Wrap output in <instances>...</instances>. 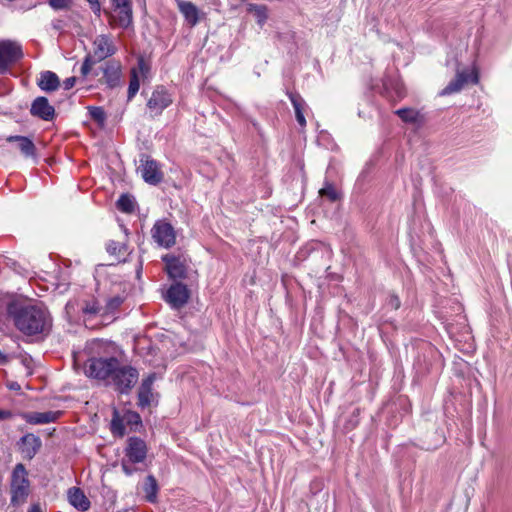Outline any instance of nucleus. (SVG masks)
Returning a JSON list of instances; mask_svg holds the SVG:
<instances>
[{"mask_svg": "<svg viewBox=\"0 0 512 512\" xmlns=\"http://www.w3.org/2000/svg\"><path fill=\"white\" fill-rule=\"evenodd\" d=\"M7 312L15 326L27 335L43 333L51 326L49 313L41 304L14 301L8 305Z\"/></svg>", "mask_w": 512, "mask_h": 512, "instance_id": "f257e3e1", "label": "nucleus"}, {"mask_svg": "<svg viewBox=\"0 0 512 512\" xmlns=\"http://www.w3.org/2000/svg\"><path fill=\"white\" fill-rule=\"evenodd\" d=\"M441 354L439 350L430 342L422 341L417 346V356L413 367L416 373L423 377L441 367Z\"/></svg>", "mask_w": 512, "mask_h": 512, "instance_id": "f03ea898", "label": "nucleus"}, {"mask_svg": "<svg viewBox=\"0 0 512 512\" xmlns=\"http://www.w3.org/2000/svg\"><path fill=\"white\" fill-rule=\"evenodd\" d=\"M30 483L28 473L24 465L19 463L13 469L11 475V503L14 506L22 505L29 495Z\"/></svg>", "mask_w": 512, "mask_h": 512, "instance_id": "7ed1b4c3", "label": "nucleus"}, {"mask_svg": "<svg viewBox=\"0 0 512 512\" xmlns=\"http://www.w3.org/2000/svg\"><path fill=\"white\" fill-rule=\"evenodd\" d=\"M119 361L114 358H91L85 366V373L92 378L109 382Z\"/></svg>", "mask_w": 512, "mask_h": 512, "instance_id": "20e7f679", "label": "nucleus"}, {"mask_svg": "<svg viewBox=\"0 0 512 512\" xmlns=\"http://www.w3.org/2000/svg\"><path fill=\"white\" fill-rule=\"evenodd\" d=\"M138 380V372L129 366H121L118 363L115 372L112 374L107 384L113 385L121 393L129 391Z\"/></svg>", "mask_w": 512, "mask_h": 512, "instance_id": "39448f33", "label": "nucleus"}, {"mask_svg": "<svg viewBox=\"0 0 512 512\" xmlns=\"http://www.w3.org/2000/svg\"><path fill=\"white\" fill-rule=\"evenodd\" d=\"M22 56L19 44L9 40L0 41V74L7 71L8 67Z\"/></svg>", "mask_w": 512, "mask_h": 512, "instance_id": "423d86ee", "label": "nucleus"}, {"mask_svg": "<svg viewBox=\"0 0 512 512\" xmlns=\"http://www.w3.org/2000/svg\"><path fill=\"white\" fill-rule=\"evenodd\" d=\"M117 51V47L111 36L101 34L95 37L93 41V53L90 54L96 61H102Z\"/></svg>", "mask_w": 512, "mask_h": 512, "instance_id": "0eeeda50", "label": "nucleus"}, {"mask_svg": "<svg viewBox=\"0 0 512 512\" xmlns=\"http://www.w3.org/2000/svg\"><path fill=\"white\" fill-rule=\"evenodd\" d=\"M113 21L121 28H128L132 24L131 0H112Z\"/></svg>", "mask_w": 512, "mask_h": 512, "instance_id": "6e6552de", "label": "nucleus"}, {"mask_svg": "<svg viewBox=\"0 0 512 512\" xmlns=\"http://www.w3.org/2000/svg\"><path fill=\"white\" fill-rule=\"evenodd\" d=\"M172 103L171 95L163 87H157L147 102L151 116L160 115Z\"/></svg>", "mask_w": 512, "mask_h": 512, "instance_id": "1a4fd4ad", "label": "nucleus"}, {"mask_svg": "<svg viewBox=\"0 0 512 512\" xmlns=\"http://www.w3.org/2000/svg\"><path fill=\"white\" fill-rule=\"evenodd\" d=\"M152 237L162 247L168 248L175 243V232L173 227L163 221H158L152 228Z\"/></svg>", "mask_w": 512, "mask_h": 512, "instance_id": "9d476101", "label": "nucleus"}, {"mask_svg": "<svg viewBox=\"0 0 512 512\" xmlns=\"http://www.w3.org/2000/svg\"><path fill=\"white\" fill-rule=\"evenodd\" d=\"M166 301L176 309L181 308L189 299L187 286L176 282L166 292Z\"/></svg>", "mask_w": 512, "mask_h": 512, "instance_id": "9b49d317", "label": "nucleus"}, {"mask_svg": "<svg viewBox=\"0 0 512 512\" xmlns=\"http://www.w3.org/2000/svg\"><path fill=\"white\" fill-rule=\"evenodd\" d=\"M477 82L478 76L477 74H474L472 77L467 72H457L455 78L451 80L445 88H443L440 92V96H447L451 95L453 93L460 92L463 88V86L468 83L469 81Z\"/></svg>", "mask_w": 512, "mask_h": 512, "instance_id": "f8f14e48", "label": "nucleus"}, {"mask_svg": "<svg viewBox=\"0 0 512 512\" xmlns=\"http://www.w3.org/2000/svg\"><path fill=\"white\" fill-rule=\"evenodd\" d=\"M30 112L33 116L39 117L45 121H51L55 115V109L49 104L45 97H37L31 105Z\"/></svg>", "mask_w": 512, "mask_h": 512, "instance_id": "ddd939ff", "label": "nucleus"}, {"mask_svg": "<svg viewBox=\"0 0 512 512\" xmlns=\"http://www.w3.org/2000/svg\"><path fill=\"white\" fill-rule=\"evenodd\" d=\"M147 454L146 444L143 440L132 437L128 441V446L126 448V455L129 460L133 463L142 462Z\"/></svg>", "mask_w": 512, "mask_h": 512, "instance_id": "4468645a", "label": "nucleus"}, {"mask_svg": "<svg viewBox=\"0 0 512 512\" xmlns=\"http://www.w3.org/2000/svg\"><path fill=\"white\" fill-rule=\"evenodd\" d=\"M139 171L147 183L157 184L162 180V173L154 160L146 159L142 161Z\"/></svg>", "mask_w": 512, "mask_h": 512, "instance_id": "2eb2a0df", "label": "nucleus"}, {"mask_svg": "<svg viewBox=\"0 0 512 512\" xmlns=\"http://www.w3.org/2000/svg\"><path fill=\"white\" fill-rule=\"evenodd\" d=\"M61 415L60 411L28 412L22 415L23 419L30 424H47L56 421Z\"/></svg>", "mask_w": 512, "mask_h": 512, "instance_id": "dca6fc26", "label": "nucleus"}, {"mask_svg": "<svg viewBox=\"0 0 512 512\" xmlns=\"http://www.w3.org/2000/svg\"><path fill=\"white\" fill-rule=\"evenodd\" d=\"M286 94L289 97V99H290V101L292 103V106L294 108L296 121L298 122V124L301 127H305L306 126V119H305V116H304V110H305V107H306L305 100L296 91H289V90H287Z\"/></svg>", "mask_w": 512, "mask_h": 512, "instance_id": "f3484780", "label": "nucleus"}, {"mask_svg": "<svg viewBox=\"0 0 512 512\" xmlns=\"http://www.w3.org/2000/svg\"><path fill=\"white\" fill-rule=\"evenodd\" d=\"M121 78V65L117 62H108L103 67V79L105 83L114 88L119 85Z\"/></svg>", "mask_w": 512, "mask_h": 512, "instance_id": "a211bd4d", "label": "nucleus"}, {"mask_svg": "<svg viewBox=\"0 0 512 512\" xmlns=\"http://www.w3.org/2000/svg\"><path fill=\"white\" fill-rule=\"evenodd\" d=\"M166 262V270L170 278L181 279L186 275V266L184 262L178 257H164Z\"/></svg>", "mask_w": 512, "mask_h": 512, "instance_id": "6ab92c4d", "label": "nucleus"}, {"mask_svg": "<svg viewBox=\"0 0 512 512\" xmlns=\"http://www.w3.org/2000/svg\"><path fill=\"white\" fill-rule=\"evenodd\" d=\"M7 142H15L17 144V148L25 157H35L36 155V147L31 139L25 136H9L6 138Z\"/></svg>", "mask_w": 512, "mask_h": 512, "instance_id": "aec40b11", "label": "nucleus"}, {"mask_svg": "<svg viewBox=\"0 0 512 512\" xmlns=\"http://www.w3.org/2000/svg\"><path fill=\"white\" fill-rule=\"evenodd\" d=\"M22 453L26 458L32 459L39 448L41 447V440L34 434H27L22 437Z\"/></svg>", "mask_w": 512, "mask_h": 512, "instance_id": "412c9836", "label": "nucleus"}, {"mask_svg": "<svg viewBox=\"0 0 512 512\" xmlns=\"http://www.w3.org/2000/svg\"><path fill=\"white\" fill-rule=\"evenodd\" d=\"M154 382V375L148 376L146 379L143 380L139 393V405L141 407H147L149 406L153 401V393H152V384Z\"/></svg>", "mask_w": 512, "mask_h": 512, "instance_id": "4be33fe9", "label": "nucleus"}, {"mask_svg": "<svg viewBox=\"0 0 512 512\" xmlns=\"http://www.w3.org/2000/svg\"><path fill=\"white\" fill-rule=\"evenodd\" d=\"M68 499L71 505H73L75 508L81 511H86L90 506V502L86 498L84 493L80 489L75 487L69 489Z\"/></svg>", "mask_w": 512, "mask_h": 512, "instance_id": "5701e85b", "label": "nucleus"}, {"mask_svg": "<svg viewBox=\"0 0 512 512\" xmlns=\"http://www.w3.org/2000/svg\"><path fill=\"white\" fill-rule=\"evenodd\" d=\"M246 10L249 14H252L259 25L262 28L268 19V7L263 4H247Z\"/></svg>", "mask_w": 512, "mask_h": 512, "instance_id": "b1692460", "label": "nucleus"}, {"mask_svg": "<svg viewBox=\"0 0 512 512\" xmlns=\"http://www.w3.org/2000/svg\"><path fill=\"white\" fill-rule=\"evenodd\" d=\"M59 78L58 76L51 72V71H45L41 73V76L38 80V86L43 91H54L59 87Z\"/></svg>", "mask_w": 512, "mask_h": 512, "instance_id": "393cba45", "label": "nucleus"}, {"mask_svg": "<svg viewBox=\"0 0 512 512\" xmlns=\"http://www.w3.org/2000/svg\"><path fill=\"white\" fill-rule=\"evenodd\" d=\"M78 306L79 309L82 311L85 320L92 318L94 316H100L103 318V306H100L99 302L95 299L85 301L84 303Z\"/></svg>", "mask_w": 512, "mask_h": 512, "instance_id": "a878e982", "label": "nucleus"}, {"mask_svg": "<svg viewBox=\"0 0 512 512\" xmlns=\"http://www.w3.org/2000/svg\"><path fill=\"white\" fill-rule=\"evenodd\" d=\"M395 114L405 123L416 124L419 122L420 113L414 108L404 107L395 111Z\"/></svg>", "mask_w": 512, "mask_h": 512, "instance_id": "bb28decb", "label": "nucleus"}, {"mask_svg": "<svg viewBox=\"0 0 512 512\" xmlns=\"http://www.w3.org/2000/svg\"><path fill=\"white\" fill-rule=\"evenodd\" d=\"M123 301L124 297L120 295H116L107 299L105 306H103V319H107L112 316L123 303Z\"/></svg>", "mask_w": 512, "mask_h": 512, "instance_id": "cd10ccee", "label": "nucleus"}, {"mask_svg": "<svg viewBox=\"0 0 512 512\" xmlns=\"http://www.w3.org/2000/svg\"><path fill=\"white\" fill-rule=\"evenodd\" d=\"M145 496L148 501L154 502L157 493V482L153 476H148L144 485Z\"/></svg>", "mask_w": 512, "mask_h": 512, "instance_id": "c85d7f7f", "label": "nucleus"}, {"mask_svg": "<svg viewBox=\"0 0 512 512\" xmlns=\"http://www.w3.org/2000/svg\"><path fill=\"white\" fill-rule=\"evenodd\" d=\"M140 78L136 69H131V78L128 87V100L130 101L139 91Z\"/></svg>", "mask_w": 512, "mask_h": 512, "instance_id": "c756f323", "label": "nucleus"}, {"mask_svg": "<svg viewBox=\"0 0 512 512\" xmlns=\"http://www.w3.org/2000/svg\"><path fill=\"white\" fill-rule=\"evenodd\" d=\"M134 199L129 195H122L117 201V208L125 213H131L134 210Z\"/></svg>", "mask_w": 512, "mask_h": 512, "instance_id": "7c9ffc66", "label": "nucleus"}, {"mask_svg": "<svg viewBox=\"0 0 512 512\" xmlns=\"http://www.w3.org/2000/svg\"><path fill=\"white\" fill-rule=\"evenodd\" d=\"M360 414H361L360 408H356V409L353 410L351 415L345 421L344 429L346 431H352L353 429H355L359 425V423H360Z\"/></svg>", "mask_w": 512, "mask_h": 512, "instance_id": "2f4dec72", "label": "nucleus"}, {"mask_svg": "<svg viewBox=\"0 0 512 512\" xmlns=\"http://www.w3.org/2000/svg\"><path fill=\"white\" fill-rule=\"evenodd\" d=\"M111 431L113 434L118 436H123L125 433V427L123 425V420L120 419L118 412L114 411V416L111 421Z\"/></svg>", "mask_w": 512, "mask_h": 512, "instance_id": "473e14b6", "label": "nucleus"}, {"mask_svg": "<svg viewBox=\"0 0 512 512\" xmlns=\"http://www.w3.org/2000/svg\"><path fill=\"white\" fill-rule=\"evenodd\" d=\"M135 69L138 71L139 78L146 79L149 75L150 65L145 61L144 57L140 56Z\"/></svg>", "mask_w": 512, "mask_h": 512, "instance_id": "72a5a7b5", "label": "nucleus"}, {"mask_svg": "<svg viewBox=\"0 0 512 512\" xmlns=\"http://www.w3.org/2000/svg\"><path fill=\"white\" fill-rule=\"evenodd\" d=\"M107 251L111 255H119L120 256L121 254L126 253L127 247L124 244H120L115 241H110L107 244Z\"/></svg>", "mask_w": 512, "mask_h": 512, "instance_id": "f704fd0d", "label": "nucleus"}, {"mask_svg": "<svg viewBox=\"0 0 512 512\" xmlns=\"http://www.w3.org/2000/svg\"><path fill=\"white\" fill-rule=\"evenodd\" d=\"M320 193L323 196L329 198L330 201L335 202L338 199V193L332 183L326 182L324 188L321 189Z\"/></svg>", "mask_w": 512, "mask_h": 512, "instance_id": "c9c22d12", "label": "nucleus"}, {"mask_svg": "<svg viewBox=\"0 0 512 512\" xmlns=\"http://www.w3.org/2000/svg\"><path fill=\"white\" fill-rule=\"evenodd\" d=\"M180 11L183 13L187 21L192 22V4L182 0H176Z\"/></svg>", "mask_w": 512, "mask_h": 512, "instance_id": "e433bc0d", "label": "nucleus"}, {"mask_svg": "<svg viewBox=\"0 0 512 512\" xmlns=\"http://www.w3.org/2000/svg\"><path fill=\"white\" fill-rule=\"evenodd\" d=\"M89 114L92 117V119H94L98 123H104L106 117L105 112L101 107H89Z\"/></svg>", "mask_w": 512, "mask_h": 512, "instance_id": "4c0bfd02", "label": "nucleus"}, {"mask_svg": "<svg viewBox=\"0 0 512 512\" xmlns=\"http://www.w3.org/2000/svg\"><path fill=\"white\" fill-rule=\"evenodd\" d=\"M96 62H97V61L95 60V58H94V57H92L90 54H89V55H87V56L85 57V59H84V62H83V64H82V66H81V74H82L83 76H87V75L90 73V71H91V69H92L93 65H94Z\"/></svg>", "mask_w": 512, "mask_h": 512, "instance_id": "58836bf2", "label": "nucleus"}, {"mask_svg": "<svg viewBox=\"0 0 512 512\" xmlns=\"http://www.w3.org/2000/svg\"><path fill=\"white\" fill-rule=\"evenodd\" d=\"M124 420L131 425H139L141 423V418L139 414L132 411H127L124 415Z\"/></svg>", "mask_w": 512, "mask_h": 512, "instance_id": "ea45409f", "label": "nucleus"}, {"mask_svg": "<svg viewBox=\"0 0 512 512\" xmlns=\"http://www.w3.org/2000/svg\"><path fill=\"white\" fill-rule=\"evenodd\" d=\"M69 0H49V4L54 9H63L68 5Z\"/></svg>", "mask_w": 512, "mask_h": 512, "instance_id": "a19ab883", "label": "nucleus"}, {"mask_svg": "<svg viewBox=\"0 0 512 512\" xmlns=\"http://www.w3.org/2000/svg\"><path fill=\"white\" fill-rule=\"evenodd\" d=\"M388 305L393 309H398L401 305V301L398 296L391 295L388 299Z\"/></svg>", "mask_w": 512, "mask_h": 512, "instance_id": "79ce46f5", "label": "nucleus"}, {"mask_svg": "<svg viewBox=\"0 0 512 512\" xmlns=\"http://www.w3.org/2000/svg\"><path fill=\"white\" fill-rule=\"evenodd\" d=\"M76 305H77V304H76L75 302H72V301H70V302H68V303L66 304V307H65V309H66V313H67V315H68L70 318L74 317V315L76 314V309H75V306H76Z\"/></svg>", "mask_w": 512, "mask_h": 512, "instance_id": "37998d69", "label": "nucleus"}, {"mask_svg": "<svg viewBox=\"0 0 512 512\" xmlns=\"http://www.w3.org/2000/svg\"><path fill=\"white\" fill-rule=\"evenodd\" d=\"M75 83H76V78L75 77H69V78L64 80L63 87H64L65 90H69V89L74 87Z\"/></svg>", "mask_w": 512, "mask_h": 512, "instance_id": "c03bdc74", "label": "nucleus"}, {"mask_svg": "<svg viewBox=\"0 0 512 512\" xmlns=\"http://www.w3.org/2000/svg\"><path fill=\"white\" fill-rule=\"evenodd\" d=\"M87 2L90 4L91 9L96 13L100 14L101 6L98 0H87Z\"/></svg>", "mask_w": 512, "mask_h": 512, "instance_id": "a18cd8bd", "label": "nucleus"}, {"mask_svg": "<svg viewBox=\"0 0 512 512\" xmlns=\"http://www.w3.org/2000/svg\"><path fill=\"white\" fill-rule=\"evenodd\" d=\"M10 416H11V413L9 411L0 409V420L7 419Z\"/></svg>", "mask_w": 512, "mask_h": 512, "instance_id": "49530a36", "label": "nucleus"}, {"mask_svg": "<svg viewBox=\"0 0 512 512\" xmlns=\"http://www.w3.org/2000/svg\"><path fill=\"white\" fill-rule=\"evenodd\" d=\"M122 469L126 475L132 474V470L130 468H128V466L125 463L122 464Z\"/></svg>", "mask_w": 512, "mask_h": 512, "instance_id": "de8ad7c7", "label": "nucleus"}, {"mask_svg": "<svg viewBox=\"0 0 512 512\" xmlns=\"http://www.w3.org/2000/svg\"><path fill=\"white\" fill-rule=\"evenodd\" d=\"M28 512H42L38 505H33Z\"/></svg>", "mask_w": 512, "mask_h": 512, "instance_id": "09e8293b", "label": "nucleus"}, {"mask_svg": "<svg viewBox=\"0 0 512 512\" xmlns=\"http://www.w3.org/2000/svg\"><path fill=\"white\" fill-rule=\"evenodd\" d=\"M193 11H194V25H195L198 21L199 10L196 8V6H194Z\"/></svg>", "mask_w": 512, "mask_h": 512, "instance_id": "8fccbe9b", "label": "nucleus"}]
</instances>
